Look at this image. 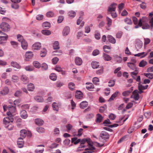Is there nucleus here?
Returning <instances> with one entry per match:
<instances>
[{
  "mask_svg": "<svg viewBox=\"0 0 153 153\" xmlns=\"http://www.w3.org/2000/svg\"><path fill=\"white\" fill-rule=\"evenodd\" d=\"M18 3H12L11 4V7L14 9H18L19 7Z\"/></svg>",
  "mask_w": 153,
  "mask_h": 153,
  "instance_id": "nucleus-52",
  "label": "nucleus"
},
{
  "mask_svg": "<svg viewBox=\"0 0 153 153\" xmlns=\"http://www.w3.org/2000/svg\"><path fill=\"white\" fill-rule=\"evenodd\" d=\"M147 64L146 61L142 60L139 63V66L140 67H144Z\"/></svg>",
  "mask_w": 153,
  "mask_h": 153,
  "instance_id": "nucleus-48",
  "label": "nucleus"
},
{
  "mask_svg": "<svg viewBox=\"0 0 153 153\" xmlns=\"http://www.w3.org/2000/svg\"><path fill=\"white\" fill-rule=\"evenodd\" d=\"M102 56L104 59L105 61H109L111 59V57L109 55L105 53H103Z\"/></svg>",
  "mask_w": 153,
  "mask_h": 153,
  "instance_id": "nucleus-25",
  "label": "nucleus"
},
{
  "mask_svg": "<svg viewBox=\"0 0 153 153\" xmlns=\"http://www.w3.org/2000/svg\"><path fill=\"white\" fill-rule=\"evenodd\" d=\"M25 69L26 71H33L34 69L33 67L31 65H27L25 66Z\"/></svg>",
  "mask_w": 153,
  "mask_h": 153,
  "instance_id": "nucleus-37",
  "label": "nucleus"
},
{
  "mask_svg": "<svg viewBox=\"0 0 153 153\" xmlns=\"http://www.w3.org/2000/svg\"><path fill=\"white\" fill-rule=\"evenodd\" d=\"M87 140L85 139H83L80 140V145L78 148V151L84 150L83 153H93V150L95 149V148L91 145L88 143V148H87L84 144L86 143Z\"/></svg>",
  "mask_w": 153,
  "mask_h": 153,
  "instance_id": "nucleus-1",
  "label": "nucleus"
},
{
  "mask_svg": "<svg viewBox=\"0 0 153 153\" xmlns=\"http://www.w3.org/2000/svg\"><path fill=\"white\" fill-rule=\"evenodd\" d=\"M1 29L5 32H8L10 30V26L7 23L2 22L0 25Z\"/></svg>",
  "mask_w": 153,
  "mask_h": 153,
  "instance_id": "nucleus-7",
  "label": "nucleus"
},
{
  "mask_svg": "<svg viewBox=\"0 0 153 153\" xmlns=\"http://www.w3.org/2000/svg\"><path fill=\"white\" fill-rule=\"evenodd\" d=\"M47 53L46 50L45 48L42 49L40 51V55L41 57H44Z\"/></svg>",
  "mask_w": 153,
  "mask_h": 153,
  "instance_id": "nucleus-39",
  "label": "nucleus"
},
{
  "mask_svg": "<svg viewBox=\"0 0 153 153\" xmlns=\"http://www.w3.org/2000/svg\"><path fill=\"white\" fill-rule=\"evenodd\" d=\"M11 45L14 47L16 48L18 46V43L15 41H11L10 42Z\"/></svg>",
  "mask_w": 153,
  "mask_h": 153,
  "instance_id": "nucleus-60",
  "label": "nucleus"
},
{
  "mask_svg": "<svg viewBox=\"0 0 153 153\" xmlns=\"http://www.w3.org/2000/svg\"><path fill=\"white\" fill-rule=\"evenodd\" d=\"M21 117L23 119H26L27 117L26 111L25 110H22L20 112Z\"/></svg>",
  "mask_w": 153,
  "mask_h": 153,
  "instance_id": "nucleus-21",
  "label": "nucleus"
},
{
  "mask_svg": "<svg viewBox=\"0 0 153 153\" xmlns=\"http://www.w3.org/2000/svg\"><path fill=\"white\" fill-rule=\"evenodd\" d=\"M41 47V44L39 42H37L33 45L32 48L33 50H38L40 49Z\"/></svg>",
  "mask_w": 153,
  "mask_h": 153,
  "instance_id": "nucleus-10",
  "label": "nucleus"
},
{
  "mask_svg": "<svg viewBox=\"0 0 153 153\" xmlns=\"http://www.w3.org/2000/svg\"><path fill=\"white\" fill-rule=\"evenodd\" d=\"M20 79L23 83L24 84H26L29 81L28 78L25 75H22Z\"/></svg>",
  "mask_w": 153,
  "mask_h": 153,
  "instance_id": "nucleus-14",
  "label": "nucleus"
},
{
  "mask_svg": "<svg viewBox=\"0 0 153 153\" xmlns=\"http://www.w3.org/2000/svg\"><path fill=\"white\" fill-rule=\"evenodd\" d=\"M95 37L97 40L99 39L100 38V33L97 31H96L95 34Z\"/></svg>",
  "mask_w": 153,
  "mask_h": 153,
  "instance_id": "nucleus-64",
  "label": "nucleus"
},
{
  "mask_svg": "<svg viewBox=\"0 0 153 153\" xmlns=\"http://www.w3.org/2000/svg\"><path fill=\"white\" fill-rule=\"evenodd\" d=\"M59 43L58 41H55L53 44V48L55 50L58 49L59 48Z\"/></svg>",
  "mask_w": 153,
  "mask_h": 153,
  "instance_id": "nucleus-40",
  "label": "nucleus"
},
{
  "mask_svg": "<svg viewBox=\"0 0 153 153\" xmlns=\"http://www.w3.org/2000/svg\"><path fill=\"white\" fill-rule=\"evenodd\" d=\"M44 18V16L43 15L39 14L37 15L36 16V19L38 20H41Z\"/></svg>",
  "mask_w": 153,
  "mask_h": 153,
  "instance_id": "nucleus-61",
  "label": "nucleus"
},
{
  "mask_svg": "<svg viewBox=\"0 0 153 153\" xmlns=\"http://www.w3.org/2000/svg\"><path fill=\"white\" fill-rule=\"evenodd\" d=\"M143 45V42L140 40H138L137 41L136 43V47L137 48L140 49L142 48Z\"/></svg>",
  "mask_w": 153,
  "mask_h": 153,
  "instance_id": "nucleus-32",
  "label": "nucleus"
},
{
  "mask_svg": "<svg viewBox=\"0 0 153 153\" xmlns=\"http://www.w3.org/2000/svg\"><path fill=\"white\" fill-rule=\"evenodd\" d=\"M13 121V119L11 115L8 116L7 117H5L3 119V123L5 127L9 130H11L13 129V126L11 123Z\"/></svg>",
  "mask_w": 153,
  "mask_h": 153,
  "instance_id": "nucleus-3",
  "label": "nucleus"
},
{
  "mask_svg": "<svg viewBox=\"0 0 153 153\" xmlns=\"http://www.w3.org/2000/svg\"><path fill=\"white\" fill-rule=\"evenodd\" d=\"M69 88L72 90H73L75 88V84L73 82H70L68 84Z\"/></svg>",
  "mask_w": 153,
  "mask_h": 153,
  "instance_id": "nucleus-50",
  "label": "nucleus"
},
{
  "mask_svg": "<svg viewBox=\"0 0 153 153\" xmlns=\"http://www.w3.org/2000/svg\"><path fill=\"white\" fill-rule=\"evenodd\" d=\"M70 28L69 26H66L64 27L62 31V35L64 37L67 36L70 33Z\"/></svg>",
  "mask_w": 153,
  "mask_h": 153,
  "instance_id": "nucleus-8",
  "label": "nucleus"
},
{
  "mask_svg": "<svg viewBox=\"0 0 153 153\" xmlns=\"http://www.w3.org/2000/svg\"><path fill=\"white\" fill-rule=\"evenodd\" d=\"M42 26L44 27L49 28L50 27L51 24L48 22H45L43 23Z\"/></svg>",
  "mask_w": 153,
  "mask_h": 153,
  "instance_id": "nucleus-46",
  "label": "nucleus"
},
{
  "mask_svg": "<svg viewBox=\"0 0 153 153\" xmlns=\"http://www.w3.org/2000/svg\"><path fill=\"white\" fill-rule=\"evenodd\" d=\"M27 88L28 91H33L35 89L34 85L33 84L30 83L27 85Z\"/></svg>",
  "mask_w": 153,
  "mask_h": 153,
  "instance_id": "nucleus-19",
  "label": "nucleus"
},
{
  "mask_svg": "<svg viewBox=\"0 0 153 153\" xmlns=\"http://www.w3.org/2000/svg\"><path fill=\"white\" fill-rule=\"evenodd\" d=\"M91 65L93 68H97L99 66V63L96 61H93L91 63Z\"/></svg>",
  "mask_w": 153,
  "mask_h": 153,
  "instance_id": "nucleus-31",
  "label": "nucleus"
},
{
  "mask_svg": "<svg viewBox=\"0 0 153 153\" xmlns=\"http://www.w3.org/2000/svg\"><path fill=\"white\" fill-rule=\"evenodd\" d=\"M86 84L87 85L86 86V88L89 90H91L94 88V85L91 83L87 82Z\"/></svg>",
  "mask_w": 153,
  "mask_h": 153,
  "instance_id": "nucleus-30",
  "label": "nucleus"
},
{
  "mask_svg": "<svg viewBox=\"0 0 153 153\" xmlns=\"http://www.w3.org/2000/svg\"><path fill=\"white\" fill-rule=\"evenodd\" d=\"M21 45L22 48L24 50L27 49L28 47L27 43L25 40L22 41L21 43Z\"/></svg>",
  "mask_w": 153,
  "mask_h": 153,
  "instance_id": "nucleus-24",
  "label": "nucleus"
},
{
  "mask_svg": "<svg viewBox=\"0 0 153 153\" xmlns=\"http://www.w3.org/2000/svg\"><path fill=\"white\" fill-rule=\"evenodd\" d=\"M0 45L3 46L5 45L8 38V36L6 33L0 30Z\"/></svg>",
  "mask_w": 153,
  "mask_h": 153,
  "instance_id": "nucleus-5",
  "label": "nucleus"
},
{
  "mask_svg": "<svg viewBox=\"0 0 153 153\" xmlns=\"http://www.w3.org/2000/svg\"><path fill=\"white\" fill-rule=\"evenodd\" d=\"M49 107V105H46L43 108V109L42 111V113L43 114H45V113H47V111L48 110Z\"/></svg>",
  "mask_w": 153,
  "mask_h": 153,
  "instance_id": "nucleus-59",
  "label": "nucleus"
},
{
  "mask_svg": "<svg viewBox=\"0 0 153 153\" xmlns=\"http://www.w3.org/2000/svg\"><path fill=\"white\" fill-rule=\"evenodd\" d=\"M21 140V137H20L19 139L17 141V143L18 145L19 148H22L23 147V144H24V142L22 140H22L20 141L19 140Z\"/></svg>",
  "mask_w": 153,
  "mask_h": 153,
  "instance_id": "nucleus-41",
  "label": "nucleus"
},
{
  "mask_svg": "<svg viewBox=\"0 0 153 153\" xmlns=\"http://www.w3.org/2000/svg\"><path fill=\"white\" fill-rule=\"evenodd\" d=\"M80 141V139H76V137L72 138L71 139L72 142H74L75 144H76Z\"/></svg>",
  "mask_w": 153,
  "mask_h": 153,
  "instance_id": "nucleus-49",
  "label": "nucleus"
},
{
  "mask_svg": "<svg viewBox=\"0 0 153 153\" xmlns=\"http://www.w3.org/2000/svg\"><path fill=\"white\" fill-rule=\"evenodd\" d=\"M147 54V53L142 52L136 54H134L133 55L135 56H138L140 57V58H143L146 56Z\"/></svg>",
  "mask_w": 153,
  "mask_h": 153,
  "instance_id": "nucleus-18",
  "label": "nucleus"
},
{
  "mask_svg": "<svg viewBox=\"0 0 153 153\" xmlns=\"http://www.w3.org/2000/svg\"><path fill=\"white\" fill-rule=\"evenodd\" d=\"M11 81L13 82H17L19 79V76L16 75H13L11 77Z\"/></svg>",
  "mask_w": 153,
  "mask_h": 153,
  "instance_id": "nucleus-29",
  "label": "nucleus"
},
{
  "mask_svg": "<svg viewBox=\"0 0 153 153\" xmlns=\"http://www.w3.org/2000/svg\"><path fill=\"white\" fill-rule=\"evenodd\" d=\"M107 38L110 42L113 44L115 43L116 42V39L111 35H108L107 36Z\"/></svg>",
  "mask_w": 153,
  "mask_h": 153,
  "instance_id": "nucleus-20",
  "label": "nucleus"
},
{
  "mask_svg": "<svg viewBox=\"0 0 153 153\" xmlns=\"http://www.w3.org/2000/svg\"><path fill=\"white\" fill-rule=\"evenodd\" d=\"M9 91V89L7 87H4L2 90L0 91V95L7 94Z\"/></svg>",
  "mask_w": 153,
  "mask_h": 153,
  "instance_id": "nucleus-13",
  "label": "nucleus"
},
{
  "mask_svg": "<svg viewBox=\"0 0 153 153\" xmlns=\"http://www.w3.org/2000/svg\"><path fill=\"white\" fill-rule=\"evenodd\" d=\"M106 19L107 21V25L108 27L112 25V21L111 19L107 17Z\"/></svg>",
  "mask_w": 153,
  "mask_h": 153,
  "instance_id": "nucleus-57",
  "label": "nucleus"
},
{
  "mask_svg": "<svg viewBox=\"0 0 153 153\" xmlns=\"http://www.w3.org/2000/svg\"><path fill=\"white\" fill-rule=\"evenodd\" d=\"M41 32L42 34L46 36L49 35L51 33V31L48 30H42Z\"/></svg>",
  "mask_w": 153,
  "mask_h": 153,
  "instance_id": "nucleus-43",
  "label": "nucleus"
},
{
  "mask_svg": "<svg viewBox=\"0 0 153 153\" xmlns=\"http://www.w3.org/2000/svg\"><path fill=\"white\" fill-rule=\"evenodd\" d=\"M103 119V117L100 114H97V122L100 123Z\"/></svg>",
  "mask_w": 153,
  "mask_h": 153,
  "instance_id": "nucleus-54",
  "label": "nucleus"
},
{
  "mask_svg": "<svg viewBox=\"0 0 153 153\" xmlns=\"http://www.w3.org/2000/svg\"><path fill=\"white\" fill-rule=\"evenodd\" d=\"M148 19L146 17H143L139 20L138 25L135 26V28H137L139 27L142 26V28L144 29H149L150 27L149 25L147 23Z\"/></svg>",
  "mask_w": 153,
  "mask_h": 153,
  "instance_id": "nucleus-4",
  "label": "nucleus"
},
{
  "mask_svg": "<svg viewBox=\"0 0 153 153\" xmlns=\"http://www.w3.org/2000/svg\"><path fill=\"white\" fill-rule=\"evenodd\" d=\"M119 93V92L118 91H116L110 97V98L109 99V101H111L112 100H114V98L117 96L118 94Z\"/></svg>",
  "mask_w": 153,
  "mask_h": 153,
  "instance_id": "nucleus-38",
  "label": "nucleus"
},
{
  "mask_svg": "<svg viewBox=\"0 0 153 153\" xmlns=\"http://www.w3.org/2000/svg\"><path fill=\"white\" fill-rule=\"evenodd\" d=\"M76 12L73 10H70L68 12V16L71 18H74L76 15Z\"/></svg>",
  "mask_w": 153,
  "mask_h": 153,
  "instance_id": "nucleus-23",
  "label": "nucleus"
},
{
  "mask_svg": "<svg viewBox=\"0 0 153 153\" xmlns=\"http://www.w3.org/2000/svg\"><path fill=\"white\" fill-rule=\"evenodd\" d=\"M117 4L115 3L112 4L109 7L108 9V12H113L115 10L116 8V6Z\"/></svg>",
  "mask_w": 153,
  "mask_h": 153,
  "instance_id": "nucleus-12",
  "label": "nucleus"
},
{
  "mask_svg": "<svg viewBox=\"0 0 153 153\" xmlns=\"http://www.w3.org/2000/svg\"><path fill=\"white\" fill-rule=\"evenodd\" d=\"M111 123L110 120L108 119L104 120L103 123L104 124L105 126H109V124Z\"/></svg>",
  "mask_w": 153,
  "mask_h": 153,
  "instance_id": "nucleus-63",
  "label": "nucleus"
},
{
  "mask_svg": "<svg viewBox=\"0 0 153 153\" xmlns=\"http://www.w3.org/2000/svg\"><path fill=\"white\" fill-rule=\"evenodd\" d=\"M59 105H60V104L59 103L53 102L52 105L53 109L55 111H58L59 109Z\"/></svg>",
  "mask_w": 153,
  "mask_h": 153,
  "instance_id": "nucleus-17",
  "label": "nucleus"
},
{
  "mask_svg": "<svg viewBox=\"0 0 153 153\" xmlns=\"http://www.w3.org/2000/svg\"><path fill=\"white\" fill-rule=\"evenodd\" d=\"M38 147H42V148L40 149L39 148H38L35 150V152L36 153H42L44 151V146L43 145H40L38 146Z\"/></svg>",
  "mask_w": 153,
  "mask_h": 153,
  "instance_id": "nucleus-27",
  "label": "nucleus"
},
{
  "mask_svg": "<svg viewBox=\"0 0 153 153\" xmlns=\"http://www.w3.org/2000/svg\"><path fill=\"white\" fill-rule=\"evenodd\" d=\"M127 66L130 69L134 71V72H131V73L132 77L137 82H140V76H137L138 73V68H136L135 64L131 62H127Z\"/></svg>",
  "mask_w": 153,
  "mask_h": 153,
  "instance_id": "nucleus-2",
  "label": "nucleus"
},
{
  "mask_svg": "<svg viewBox=\"0 0 153 153\" xmlns=\"http://www.w3.org/2000/svg\"><path fill=\"white\" fill-rule=\"evenodd\" d=\"M4 111H5L7 110V108L8 111L7 112V115L8 116L11 115L13 116L12 114H13L16 112V107L12 105H9L7 107L6 105H4L3 106Z\"/></svg>",
  "mask_w": 153,
  "mask_h": 153,
  "instance_id": "nucleus-6",
  "label": "nucleus"
},
{
  "mask_svg": "<svg viewBox=\"0 0 153 153\" xmlns=\"http://www.w3.org/2000/svg\"><path fill=\"white\" fill-rule=\"evenodd\" d=\"M54 13L51 11H49L47 12L46 13V16L48 17H52L54 16Z\"/></svg>",
  "mask_w": 153,
  "mask_h": 153,
  "instance_id": "nucleus-45",
  "label": "nucleus"
},
{
  "mask_svg": "<svg viewBox=\"0 0 153 153\" xmlns=\"http://www.w3.org/2000/svg\"><path fill=\"white\" fill-rule=\"evenodd\" d=\"M101 137L103 139H108L109 138V135L108 133L105 131H102L100 134Z\"/></svg>",
  "mask_w": 153,
  "mask_h": 153,
  "instance_id": "nucleus-16",
  "label": "nucleus"
},
{
  "mask_svg": "<svg viewBox=\"0 0 153 153\" xmlns=\"http://www.w3.org/2000/svg\"><path fill=\"white\" fill-rule=\"evenodd\" d=\"M37 131L39 133H42L44 132L45 131V129L41 127H39L36 128Z\"/></svg>",
  "mask_w": 153,
  "mask_h": 153,
  "instance_id": "nucleus-47",
  "label": "nucleus"
},
{
  "mask_svg": "<svg viewBox=\"0 0 153 153\" xmlns=\"http://www.w3.org/2000/svg\"><path fill=\"white\" fill-rule=\"evenodd\" d=\"M17 38L18 41L21 42V43L22 41H23L25 40L24 39L23 37L21 35L19 34H18L17 35Z\"/></svg>",
  "mask_w": 153,
  "mask_h": 153,
  "instance_id": "nucleus-51",
  "label": "nucleus"
},
{
  "mask_svg": "<svg viewBox=\"0 0 153 153\" xmlns=\"http://www.w3.org/2000/svg\"><path fill=\"white\" fill-rule=\"evenodd\" d=\"M35 122L36 124L38 125H42L44 123V121L42 120L39 118L35 119Z\"/></svg>",
  "mask_w": 153,
  "mask_h": 153,
  "instance_id": "nucleus-36",
  "label": "nucleus"
},
{
  "mask_svg": "<svg viewBox=\"0 0 153 153\" xmlns=\"http://www.w3.org/2000/svg\"><path fill=\"white\" fill-rule=\"evenodd\" d=\"M103 72V68L101 66L100 68V69L96 71L97 74H98L100 75L102 74Z\"/></svg>",
  "mask_w": 153,
  "mask_h": 153,
  "instance_id": "nucleus-53",
  "label": "nucleus"
},
{
  "mask_svg": "<svg viewBox=\"0 0 153 153\" xmlns=\"http://www.w3.org/2000/svg\"><path fill=\"white\" fill-rule=\"evenodd\" d=\"M131 97L133 98L134 100H138L139 98L138 91L137 90H134L133 92V94L131 96Z\"/></svg>",
  "mask_w": 153,
  "mask_h": 153,
  "instance_id": "nucleus-11",
  "label": "nucleus"
},
{
  "mask_svg": "<svg viewBox=\"0 0 153 153\" xmlns=\"http://www.w3.org/2000/svg\"><path fill=\"white\" fill-rule=\"evenodd\" d=\"M73 127L72 125L70 124H68L66 126L67 131L69 132L72 129Z\"/></svg>",
  "mask_w": 153,
  "mask_h": 153,
  "instance_id": "nucleus-58",
  "label": "nucleus"
},
{
  "mask_svg": "<svg viewBox=\"0 0 153 153\" xmlns=\"http://www.w3.org/2000/svg\"><path fill=\"white\" fill-rule=\"evenodd\" d=\"M33 56V54L31 51H27L25 54V60L28 61L30 59H31Z\"/></svg>",
  "mask_w": 153,
  "mask_h": 153,
  "instance_id": "nucleus-9",
  "label": "nucleus"
},
{
  "mask_svg": "<svg viewBox=\"0 0 153 153\" xmlns=\"http://www.w3.org/2000/svg\"><path fill=\"white\" fill-rule=\"evenodd\" d=\"M75 62L76 65H80L82 64V61L81 58L79 57H77L75 58Z\"/></svg>",
  "mask_w": 153,
  "mask_h": 153,
  "instance_id": "nucleus-22",
  "label": "nucleus"
},
{
  "mask_svg": "<svg viewBox=\"0 0 153 153\" xmlns=\"http://www.w3.org/2000/svg\"><path fill=\"white\" fill-rule=\"evenodd\" d=\"M35 100L38 102H42L44 101L43 98L41 96H36L34 97Z\"/></svg>",
  "mask_w": 153,
  "mask_h": 153,
  "instance_id": "nucleus-33",
  "label": "nucleus"
},
{
  "mask_svg": "<svg viewBox=\"0 0 153 153\" xmlns=\"http://www.w3.org/2000/svg\"><path fill=\"white\" fill-rule=\"evenodd\" d=\"M11 66L13 67L16 68L18 69H20L21 68V66L18 63L16 62L12 61L10 63Z\"/></svg>",
  "mask_w": 153,
  "mask_h": 153,
  "instance_id": "nucleus-15",
  "label": "nucleus"
},
{
  "mask_svg": "<svg viewBox=\"0 0 153 153\" xmlns=\"http://www.w3.org/2000/svg\"><path fill=\"white\" fill-rule=\"evenodd\" d=\"M50 79L53 81H55L57 79V76L54 73H52L50 74L49 76Z\"/></svg>",
  "mask_w": 153,
  "mask_h": 153,
  "instance_id": "nucleus-42",
  "label": "nucleus"
},
{
  "mask_svg": "<svg viewBox=\"0 0 153 153\" xmlns=\"http://www.w3.org/2000/svg\"><path fill=\"white\" fill-rule=\"evenodd\" d=\"M124 22L128 24H131L132 23V22L131 20L128 18H126L124 19Z\"/></svg>",
  "mask_w": 153,
  "mask_h": 153,
  "instance_id": "nucleus-62",
  "label": "nucleus"
},
{
  "mask_svg": "<svg viewBox=\"0 0 153 153\" xmlns=\"http://www.w3.org/2000/svg\"><path fill=\"white\" fill-rule=\"evenodd\" d=\"M21 100L20 99H17L14 101V104L15 105L19 106L20 105Z\"/></svg>",
  "mask_w": 153,
  "mask_h": 153,
  "instance_id": "nucleus-55",
  "label": "nucleus"
},
{
  "mask_svg": "<svg viewBox=\"0 0 153 153\" xmlns=\"http://www.w3.org/2000/svg\"><path fill=\"white\" fill-rule=\"evenodd\" d=\"M144 75L150 79L153 78V74L152 73H146L144 74Z\"/></svg>",
  "mask_w": 153,
  "mask_h": 153,
  "instance_id": "nucleus-56",
  "label": "nucleus"
},
{
  "mask_svg": "<svg viewBox=\"0 0 153 153\" xmlns=\"http://www.w3.org/2000/svg\"><path fill=\"white\" fill-rule=\"evenodd\" d=\"M43 70H47L48 68V66L46 63L44 62L41 65V67Z\"/></svg>",
  "mask_w": 153,
  "mask_h": 153,
  "instance_id": "nucleus-44",
  "label": "nucleus"
},
{
  "mask_svg": "<svg viewBox=\"0 0 153 153\" xmlns=\"http://www.w3.org/2000/svg\"><path fill=\"white\" fill-rule=\"evenodd\" d=\"M75 97L77 99H81L82 98V94L80 91H77L76 93Z\"/></svg>",
  "mask_w": 153,
  "mask_h": 153,
  "instance_id": "nucleus-28",
  "label": "nucleus"
},
{
  "mask_svg": "<svg viewBox=\"0 0 153 153\" xmlns=\"http://www.w3.org/2000/svg\"><path fill=\"white\" fill-rule=\"evenodd\" d=\"M88 105V102L86 101H83L81 102L79 104L80 107L83 109L86 107Z\"/></svg>",
  "mask_w": 153,
  "mask_h": 153,
  "instance_id": "nucleus-26",
  "label": "nucleus"
},
{
  "mask_svg": "<svg viewBox=\"0 0 153 153\" xmlns=\"http://www.w3.org/2000/svg\"><path fill=\"white\" fill-rule=\"evenodd\" d=\"M26 133L27 131L25 129H22L20 131V135L22 137V138L21 137V140H23V138L25 137Z\"/></svg>",
  "mask_w": 153,
  "mask_h": 153,
  "instance_id": "nucleus-34",
  "label": "nucleus"
},
{
  "mask_svg": "<svg viewBox=\"0 0 153 153\" xmlns=\"http://www.w3.org/2000/svg\"><path fill=\"white\" fill-rule=\"evenodd\" d=\"M33 66L37 68H40L41 67V64L39 62L37 61L33 62Z\"/></svg>",
  "mask_w": 153,
  "mask_h": 153,
  "instance_id": "nucleus-35",
  "label": "nucleus"
}]
</instances>
